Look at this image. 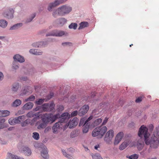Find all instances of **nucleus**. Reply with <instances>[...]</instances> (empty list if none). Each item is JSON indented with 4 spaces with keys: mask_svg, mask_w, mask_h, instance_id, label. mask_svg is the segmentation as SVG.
<instances>
[{
    "mask_svg": "<svg viewBox=\"0 0 159 159\" xmlns=\"http://www.w3.org/2000/svg\"><path fill=\"white\" fill-rule=\"evenodd\" d=\"M138 136L140 138L144 136V140L147 145H150L152 148H157L159 146V139L154 134L151 135L148 133V129L143 125L141 126L139 129L138 134Z\"/></svg>",
    "mask_w": 159,
    "mask_h": 159,
    "instance_id": "nucleus-1",
    "label": "nucleus"
},
{
    "mask_svg": "<svg viewBox=\"0 0 159 159\" xmlns=\"http://www.w3.org/2000/svg\"><path fill=\"white\" fill-rule=\"evenodd\" d=\"M107 130V128L106 126H101L97 127L93 130L92 135L94 137L98 136L99 137L101 138L103 136Z\"/></svg>",
    "mask_w": 159,
    "mask_h": 159,
    "instance_id": "nucleus-2",
    "label": "nucleus"
},
{
    "mask_svg": "<svg viewBox=\"0 0 159 159\" xmlns=\"http://www.w3.org/2000/svg\"><path fill=\"white\" fill-rule=\"evenodd\" d=\"M14 11L13 9L9 7L6 9L3 13V16L6 18L11 19L14 17Z\"/></svg>",
    "mask_w": 159,
    "mask_h": 159,
    "instance_id": "nucleus-3",
    "label": "nucleus"
},
{
    "mask_svg": "<svg viewBox=\"0 0 159 159\" xmlns=\"http://www.w3.org/2000/svg\"><path fill=\"white\" fill-rule=\"evenodd\" d=\"M62 16L68 14L72 10V8L70 6L66 5L59 7Z\"/></svg>",
    "mask_w": 159,
    "mask_h": 159,
    "instance_id": "nucleus-4",
    "label": "nucleus"
},
{
    "mask_svg": "<svg viewBox=\"0 0 159 159\" xmlns=\"http://www.w3.org/2000/svg\"><path fill=\"white\" fill-rule=\"evenodd\" d=\"M55 104L53 102L50 104L45 103L42 105V109L44 111L50 112L53 110Z\"/></svg>",
    "mask_w": 159,
    "mask_h": 159,
    "instance_id": "nucleus-5",
    "label": "nucleus"
},
{
    "mask_svg": "<svg viewBox=\"0 0 159 159\" xmlns=\"http://www.w3.org/2000/svg\"><path fill=\"white\" fill-rule=\"evenodd\" d=\"M114 136V131L112 130H110L107 132L104 138V140L108 144H110L111 140Z\"/></svg>",
    "mask_w": 159,
    "mask_h": 159,
    "instance_id": "nucleus-6",
    "label": "nucleus"
},
{
    "mask_svg": "<svg viewBox=\"0 0 159 159\" xmlns=\"http://www.w3.org/2000/svg\"><path fill=\"white\" fill-rule=\"evenodd\" d=\"M70 117V115L68 113L64 112L62 113L59 118L60 119L59 121L60 122V124L67 121Z\"/></svg>",
    "mask_w": 159,
    "mask_h": 159,
    "instance_id": "nucleus-7",
    "label": "nucleus"
},
{
    "mask_svg": "<svg viewBox=\"0 0 159 159\" xmlns=\"http://www.w3.org/2000/svg\"><path fill=\"white\" fill-rule=\"evenodd\" d=\"M63 1V0L61 1L57 0L55 1L54 2L50 3L47 8L48 10L49 11H52L54 7L61 3Z\"/></svg>",
    "mask_w": 159,
    "mask_h": 159,
    "instance_id": "nucleus-8",
    "label": "nucleus"
},
{
    "mask_svg": "<svg viewBox=\"0 0 159 159\" xmlns=\"http://www.w3.org/2000/svg\"><path fill=\"white\" fill-rule=\"evenodd\" d=\"M89 109V107L88 105H85L81 107L79 110V115L82 116L85 115Z\"/></svg>",
    "mask_w": 159,
    "mask_h": 159,
    "instance_id": "nucleus-9",
    "label": "nucleus"
},
{
    "mask_svg": "<svg viewBox=\"0 0 159 159\" xmlns=\"http://www.w3.org/2000/svg\"><path fill=\"white\" fill-rule=\"evenodd\" d=\"M23 117V116H20L13 119L10 118L8 120V122L11 125L19 124L20 123Z\"/></svg>",
    "mask_w": 159,
    "mask_h": 159,
    "instance_id": "nucleus-10",
    "label": "nucleus"
},
{
    "mask_svg": "<svg viewBox=\"0 0 159 159\" xmlns=\"http://www.w3.org/2000/svg\"><path fill=\"white\" fill-rule=\"evenodd\" d=\"M42 150L41 151V155L44 159H48L49 155L48 150L47 147L44 146L41 148Z\"/></svg>",
    "mask_w": 159,
    "mask_h": 159,
    "instance_id": "nucleus-11",
    "label": "nucleus"
},
{
    "mask_svg": "<svg viewBox=\"0 0 159 159\" xmlns=\"http://www.w3.org/2000/svg\"><path fill=\"white\" fill-rule=\"evenodd\" d=\"M50 123H52L54 122L57 119H59L60 117V115L59 113H57L54 115L52 113H49Z\"/></svg>",
    "mask_w": 159,
    "mask_h": 159,
    "instance_id": "nucleus-12",
    "label": "nucleus"
},
{
    "mask_svg": "<svg viewBox=\"0 0 159 159\" xmlns=\"http://www.w3.org/2000/svg\"><path fill=\"white\" fill-rule=\"evenodd\" d=\"M79 119L77 117L74 118L73 120L69 122L68 125H69V128L72 129L76 126L78 124Z\"/></svg>",
    "mask_w": 159,
    "mask_h": 159,
    "instance_id": "nucleus-13",
    "label": "nucleus"
},
{
    "mask_svg": "<svg viewBox=\"0 0 159 159\" xmlns=\"http://www.w3.org/2000/svg\"><path fill=\"white\" fill-rule=\"evenodd\" d=\"M124 136L123 132H120L119 133L116 135L114 142V144L116 145L118 144Z\"/></svg>",
    "mask_w": 159,
    "mask_h": 159,
    "instance_id": "nucleus-14",
    "label": "nucleus"
},
{
    "mask_svg": "<svg viewBox=\"0 0 159 159\" xmlns=\"http://www.w3.org/2000/svg\"><path fill=\"white\" fill-rule=\"evenodd\" d=\"M13 58L14 61H16V62H19L20 63H23L25 61V59L24 57L18 54L15 55Z\"/></svg>",
    "mask_w": 159,
    "mask_h": 159,
    "instance_id": "nucleus-15",
    "label": "nucleus"
},
{
    "mask_svg": "<svg viewBox=\"0 0 159 159\" xmlns=\"http://www.w3.org/2000/svg\"><path fill=\"white\" fill-rule=\"evenodd\" d=\"M55 36L56 37H62L63 36H67L68 33L64 31L58 30H54Z\"/></svg>",
    "mask_w": 159,
    "mask_h": 159,
    "instance_id": "nucleus-16",
    "label": "nucleus"
},
{
    "mask_svg": "<svg viewBox=\"0 0 159 159\" xmlns=\"http://www.w3.org/2000/svg\"><path fill=\"white\" fill-rule=\"evenodd\" d=\"M32 93L31 87L30 86L25 87L24 89L22 90L20 94V96H23L27 94H29Z\"/></svg>",
    "mask_w": 159,
    "mask_h": 159,
    "instance_id": "nucleus-17",
    "label": "nucleus"
},
{
    "mask_svg": "<svg viewBox=\"0 0 159 159\" xmlns=\"http://www.w3.org/2000/svg\"><path fill=\"white\" fill-rule=\"evenodd\" d=\"M47 43V41H40L33 43L32 46L35 48H41L44 47Z\"/></svg>",
    "mask_w": 159,
    "mask_h": 159,
    "instance_id": "nucleus-18",
    "label": "nucleus"
},
{
    "mask_svg": "<svg viewBox=\"0 0 159 159\" xmlns=\"http://www.w3.org/2000/svg\"><path fill=\"white\" fill-rule=\"evenodd\" d=\"M56 22L59 25L62 26L67 22V20L64 17L60 18L56 20Z\"/></svg>",
    "mask_w": 159,
    "mask_h": 159,
    "instance_id": "nucleus-19",
    "label": "nucleus"
},
{
    "mask_svg": "<svg viewBox=\"0 0 159 159\" xmlns=\"http://www.w3.org/2000/svg\"><path fill=\"white\" fill-rule=\"evenodd\" d=\"M23 153L25 155L27 156H30L32 153L31 150L28 147L25 146L22 149Z\"/></svg>",
    "mask_w": 159,
    "mask_h": 159,
    "instance_id": "nucleus-20",
    "label": "nucleus"
},
{
    "mask_svg": "<svg viewBox=\"0 0 159 159\" xmlns=\"http://www.w3.org/2000/svg\"><path fill=\"white\" fill-rule=\"evenodd\" d=\"M42 120L43 122L47 123V124H48L49 123H50L49 113L44 114L43 116Z\"/></svg>",
    "mask_w": 159,
    "mask_h": 159,
    "instance_id": "nucleus-21",
    "label": "nucleus"
},
{
    "mask_svg": "<svg viewBox=\"0 0 159 159\" xmlns=\"http://www.w3.org/2000/svg\"><path fill=\"white\" fill-rule=\"evenodd\" d=\"M144 142L141 140H138L137 143L136 147L139 151L142 150L144 147Z\"/></svg>",
    "mask_w": 159,
    "mask_h": 159,
    "instance_id": "nucleus-22",
    "label": "nucleus"
},
{
    "mask_svg": "<svg viewBox=\"0 0 159 159\" xmlns=\"http://www.w3.org/2000/svg\"><path fill=\"white\" fill-rule=\"evenodd\" d=\"M34 106L33 103L29 102L25 104L23 106V110H28L31 109Z\"/></svg>",
    "mask_w": 159,
    "mask_h": 159,
    "instance_id": "nucleus-23",
    "label": "nucleus"
},
{
    "mask_svg": "<svg viewBox=\"0 0 159 159\" xmlns=\"http://www.w3.org/2000/svg\"><path fill=\"white\" fill-rule=\"evenodd\" d=\"M29 52L30 53L37 55H41L42 53L41 51L34 49H30Z\"/></svg>",
    "mask_w": 159,
    "mask_h": 159,
    "instance_id": "nucleus-24",
    "label": "nucleus"
},
{
    "mask_svg": "<svg viewBox=\"0 0 159 159\" xmlns=\"http://www.w3.org/2000/svg\"><path fill=\"white\" fill-rule=\"evenodd\" d=\"M22 23H18L11 26L9 29L10 30H17L22 26Z\"/></svg>",
    "mask_w": 159,
    "mask_h": 159,
    "instance_id": "nucleus-25",
    "label": "nucleus"
},
{
    "mask_svg": "<svg viewBox=\"0 0 159 159\" xmlns=\"http://www.w3.org/2000/svg\"><path fill=\"white\" fill-rule=\"evenodd\" d=\"M61 13L60 9L59 7L57 9L54 10L52 13V15L54 18H57L59 16H62Z\"/></svg>",
    "mask_w": 159,
    "mask_h": 159,
    "instance_id": "nucleus-26",
    "label": "nucleus"
},
{
    "mask_svg": "<svg viewBox=\"0 0 159 159\" xmlns=\"http://www.w3.org/2000/svg\"><path fill=\"white\" fill-rule=\"evenodd\" d=\"M60 122L59 121L54 125L52 127V129L53 133H56L58 129H59L60 127Z\"/></svg>",
    "mask_w": 159,
    "mask_h": 159,
    "instance_id": "nucleus-27",
    "label": "nucleus"
},
{
    "mask_svg": "<svg viewBox=\"0 0 159 159\" xmlns=\"http://www.w3.org/2000/svg\"><path fill=\"white\" fill-rule=\"evenodd\" d=\"M7 22L5 20L2 19L0 20V27L5 28L7 26Z\"/></svg>",
    "mask_w": 159,
    "mask_h": 159,
    "instance_id": "nucleus-28",
    "label": "nucleus"
},
{
    "mask_svg": "<svg viewBox=\"0 0 159 159\" xmlns=\"http://www.w3.org/2000/svg\"><path fill=\"white\" fill-rule=\"evenodd\" d=\"M90 125V123L86 124L85 125H83L84 126L82 129L83 133H86L88 132Z\"/></svg>",
    "mask_w": 159,
    "mask_h": 159,
    "instance_id": "nucleus-29",
    "label": "nucleus"
},
{
    "mask_svg": "<svg viewBox=\"0 0 159 159\" xmlns=\"http://www.w3.org/2000/svg\"><path fill=\"white\" fill-rule=\"evenodd\" d=\"M21 103V101L20 100L16 99L12 103L11 106L13 107H17L19 106Z\"/></svg>",
    "mask_w": 159,
    "mask_h": 159,
    "instance_id": "nucleus-30",
    "label": "nucleus"
},
{
    "mask_svg": "<svg viewBox=\"0 0 159 159\" xmlns=\"http://www.w3.org/2000/svg\"><path fill=\"white\" fill-rule=\"evenodd\" d=\"M89 23L87 22H82L80 24V26L78 28L79 30L82 29L85 27H87Z\"/></svg>",
    "mask_w": 159,
    "mask_h": 159,
    "instance_id": "nucleus-31",
    "label": "nucleus"
},
{
    "mask_svg": "<svg viewBox=\"0 0 159 159\" xmlns=\"http://www.w3.org/2000/svg\"><path fill=\"white\" fill-rule=\"evenodd\" d=\"M19 63L16 61H13L12 64V68L14 70H17L19 68Z\"/></svg>",
    "mask_w": 159,
    "mask_h": 159,
    "instance_id": "nucleus-32",
    "label": "nucleus"
},
{
    "mask_svg": "<svg viewBox=\"0 0 159 159\" xmlns=\"http://www.w3.org/2000/svg\"><path fill=\"white\" fill-rule=\"evenodd\" d=\"M8 156L10 159H24L22 157L17 156L16 155H13L11 153H8Z\"/></svg>",
    "mask_w": 159,
    "mask_h": 159,
    "instance_id": "nucleus-33",
    "label": "nucleus"
},
{
    "mask_svg": "<svg viewBox=\"0 0 159 159\" xmlns=\"http://www.w3.org/2000/svg\"><path fill=\"white\" fill-rule=\"evenodd\" d=\"M46 98H39L35 102V104L38 105H42L44 102H46Z\"/></svg>",
    "mask_w": 159,
    "mask_h": 159,
    "instance_id": "nucleus-34",
    "label": "nucleus"
},
{
    "mask_svg": "<svg viewBox=\"0 0 159 159\" xmlns=\"http://www.w3.org/2000/svg\"><path fill=\"white\" fill-rule=\"evenodd\" d=\"M36 15V14L35 13H34L31 14L29 17L27 19L26 22V23H28L31 22L33 19L35 17Z\"/></svg>",
    "mask_w": 159,
    "mask_h": 159,
    "instance_id": "nucleus-35",
    "label": "nucleus"
},
{
    "mask_svg": "<svg viewBox=\"0 0 159 159\" xmlns=\"http://www.w3.org/2000/svg\"><path fill=\"white\" fill-rule=\"evenodd\" d=\"M19 84L18 83H15L12 85L11 89L13 91L16 92L18 90L19 88Z\"/></svg>",
    "mask_w": 159,
    "mask_h": 159,
    "instance_id": "nucleus-36",
    "label": "nucleus"
},
{
    "mask_svg": "<svg viewBox=\"0 0 159 159\" xmlns=\"http://www.w3.org/2000/svg\"><path fill=\"white\" fill-rule=\"evenodd\" d=\"M77 24L75 23H72L68 27L70 29H73L74 30H76L77 27Z\"/></svg>",
    "mask_w": 159,
    "mask_h": 159,
    "instance_id": "nucleus-37",
    "label": "nucleus"
},
{
    "mask_svg": "<svg viewBox=\"0 0 159 159\" xmlns=\"http://www.w3.org/2000/svg\"><path fill=\"white\" fill-rule=\"evenodd\" d=\"M128 145V143L126 142H123L120 146L119 149L120 150H123L125 149Z\"/></svg>",
    "mask_w": 159,
    "mask_h": 159,
    "instance_id": "nucleus-38",
    "label": "nucleus"
},
{
    "mask_svg": "<svg viewBox=\"0 0 159 159\" xmlns=\"http://www.w3.org/2000/svg\"><path fill=\"white\" fill-rule=\"evenodd\" d=\"M95 93L94 92H92L90 96H88L87 97H86L85 98H84V99L86 101L88 100L89 101L90 100L91 98H93L95 96Z\"/></svg>",
    "mask_w": 159,
    "mask_h": 159,
    "instance_id": "nucleus-39",
    "label": "nucleus"
},
{
    "mask_svg": "<svg viewBox=\"0 0 159 159\" xmlns=\"http://www.w3.org/2000/svg\"><path fill=\"white\" fill-rule=\"evenodd\" d=\"M62 152L63 155L69 159H73V157L70 155L67 154L64 150H62Z\"/></svg>",
    "mask_w": 159,
    "mask_h": 159,
    "instance_id": "nucleus-40",
    "label": "nucleus"
},
{
    "mask_svg": "<svg viewBox=\"0 0 159 159\" xmlns=\"http://www.w3.org/2000/svg\"><path fill=\"white\" fill-rule=\"evenodd\" d=\"M35 99V97L33 95H31L28 98L25 99V101L27 102L29 101H33Z\"/></svg>",
    "mask_w": 159,
    "mask_h": 159,
    "instance_id": "nucleus-41",
    "label": "nucleus"
},
{
    "mask_svg": "<svg viewBox=\"0 0 159 159\" xmlns=\"http://www.w3.org/2000/svg\"><path fill=\"white\" fill-rule=\"evenodd\" d=\"M47 124V123H45L44 122H43V123L40 124L38 125L37 128L39 129L44 128L45 127Z\"/></svg>",
    "mask_w": 159,
    "mask_h": 159,
    "instance_id": "nucleus-42",
    "label": "nucleus"
},
{
    "mask_svg": "<svg viewBox=\"0 0 159 159\" xmlns=\"http://www.w3.org/2000/svg\"><path fill=\"white\" fill-rule=\"evenodd\" d=\"M10 112L7 110H2V117H5L10 115Z\"/></svg>",
    "mask_w": 159,
    "mask_h": 159,
    "instance_id": "nucleus-43",
    "label": "nucleus"
},
{
    "mask_svg": "<svg viewBox=\"0 0 159 159\" xmlns=\"http://www.w3.org/2000/svg\"><path fill=\"white\" fill-rule=\"evenodd\" d=\"M127 157L129 159H137L139 157V155L137 154H134L130 156H127Z\"/></svg>",
    "mask_w": 159,
    "mask_h": 159,
    "instance_id": "nucleus-44",
    "label": "nucleus"
},
{
    "mask_svg": "<svg viewBox=\"0 0 159 159\" xmlns=\"http://www.w3.org/2000/svg\"><path fill=\"white\" fill-rule=\"evenodd\" d=\"M102 122V119L101 118H98L94 121V125L95 126H97L101 123Z\"/></svg>",
    "mask_w": 159,
    "mask_h": 159,
    "instance_id": "nucleus-45",
    "label": "nucleus"
},
{
    "mask_svg": "<svg viewBox=\"0 0 159 159\" xmlns=\"http://www.w3.org/2000/svg\"><path fill=\"white\" fill-rule=\"evenodd\" d=\"M93 159H102L100 155L99 154H96L92 155Z\"/></svg>",
    "mask_w": 159,
    "mask_h": 159,
    "instance_id": "nucleus-46",
    "label": "nucleus"
},
{
    "mask_svg": "<svg viewBox=\"0 0 159 159\" xmlns=\"http://www.w3.org/2000/svg\"><path fill=\"white\" fill-rule=\"evenodd\" d=\"M33 137L36 140H38L39 139V133L37 132L33 133Z\"/></svg>",
    "mask_w": 159,
    "mask_h": 159,
    "instance_id": "nucleus-47",
    "label": "nucleus"
},
{
    "mask_svg": "<svg viewBox=\"0 0 159 159\" xmlns=\"http://www.w3.org/2000/svg\"><path fill=\"white\" fill-rule=\"evenodd\" d=\"M54 95V93L52 92H51L50 93V94L48 95L47 97L46 98V100L45 102L47 101L48 100H50L51 99Z\"/></svg>",
    "mask_w": 159,
    "mask_h": 159,
    "instance_id": "nucleus-48",
    "label": "nucleus"
},
{
    "mask_svg": "<svg viewBox=\"0 0 159 159\" xmlns=\"http://www.w3.org/2000/svg\"><path fill=\"white\" fill-rule=\"evenodd\" d=\"M34 73V69L33 68H31V69L27 70L26 74H27L32 75Z\"/></svg>",
    "mask_w": 159,
    "mask_h": 159,
    "instance_id": "nucleus-49",
    "label": "nucleus"
},
{
    "mask_svg": "<svg viewBox=\"0 0 159 159\" xmlns=\"http://www.w3.org/2000/svg\"><path fill=\"white\" fill-rule=\"evenodd\" d=\"M85 120L86 119L85 117H83L80 119L79 124V126H82L83 125H84Z\"/></svg>",
    "mask_w": 159,
    "mask_h": 159,
    "instance_id": "nucleus-50",
    "label": "nucleus"
},
{
    "mask_svg": "<svg viewBox=\"0 0 159 159\" xmlns=\"http://www.w3.org/2000/svg\"><path fill=\"white\" fill-rule=\"evenodd\" d=\"M77 114L79 115V111L75 110L73 111L70 115V116L73 117L76 116Z\"/></svg>",
    "mask_w": 159,
    "mask_h": 159,
    "instance_id": "nucleus-51",
    "label": "nucleus"
},
{
    "mask_svg": "<svg viewBox=\"0 0 159 159\" xmlns=\"http://www.w3.org/2000/svg\"><path fill=\"white\" fill-rule=\"evenodd\" d=\"M77 134L75 130L72 132L70 134V137L72 138H74L77 136Z\"/></svg>",
    "mask_w": 159,
    "mask_h": 159,
    "instance_id": "nucleus-52",
    "label": "nucleus"
},
{
    "mask_svg": "<svg viewBox=\"0 0 159 159\" xmlns=\"http://www.w3.org/2000/svg\"><path fill=\"white\" fill-rule=\"evenodd\" d=\"M55 31L54 30H52L51 32H50L47 34H46V36H55Z\"/></svg>",
    "mask_w": 159,
    "mask_h": 159,
    "instance_id": "nucleus-53",
    "label": "nucleus"
},
{
    "mask_svg": "<svg viewBox=\"0 0 159 159\" xmlns=\"http://www.w3.org/2000/svg\"><path fill=\"white\" fill-rule=\"evenodd\" d=\"M55 31L54 30H52L51 32H50L47 34H46V36H55Z\"/></svg>",
    "mask_w": 159,
    "mask_h": 159,
    "instance_id": "nucleus-54",
    "label": "nucleus"
},
{
    "mask_svg": "<svg viewBox=\"0 0 159 159\" xmlns=\"http://www.w3.org/2000/svg\"><path fill=\"white\" fill-rule=\"evenodd\" d=\"M64 107L63 105H60L58 106L57 110L58 111H61L63 110Z\"/></svg>",
    "mask_w": 159,
    "mask_h": 159,
    "instance_id": "nucleus-55",
    "label": "nucleus"
},
{
    "mask_svg": "<svg viewBox=\"0 0 159 159\" xmlns=\"http://www.w3.org/2000/svg\"><path fill=\"white\" fill-rule=\"evenodd\" d=\"M34 114L32 111L29 112L26 115V116L29 117H32L34 116Z\"/></svg>",
    "mask_w": 159,
    "mask_h": 159,
    "instance_id": "nucleus-56",
    "label": "nucleus"
},
{
    "mask_svg": "<svg viewBox=\"0 0 159 159\" xmlns=\"http://www.w3.org/2000/svg\"><path fill=\"white\" fill-rule=\"evenodd\" d=\"M92 118L93 116H89L86 120H85L84 123V125H85L86 124L90 123L89 121H90Z\"/></svg>",
    "mask_w": 159,
    "mask_h": 159,
    "instance_id": "nucleus-57",
    "label": "nucleus"
},
{
    "mask_svg": "<svg viewBox=\"0 0 159 159\" xmlns=\"http://www.w3.org/2000/svg\"><path fill=\"white\" fill-rule=\"evenodd\" d=\"M72 45V43L69 42H64L62 43V45L63 46H65L67 45L70 46Z\"/></svg>",
    "mask_w": 159,
    "mask_h": 159,
    "instance_id": "nucleus-58",
    "label": "nucleus"
},
{
    "mask_svg": "<svg viewBox=\"0 0 159 159\" xmlns=\"http://www.w3.org/2000/svg\"><path fill=\"white\" fill-rule=\"evenodd\" d=\"M43 64L44 65H45V66H47V67L49 66H52L51 65V63H50L49 62H48V61H44L43 63Z\"/></svg>",
    "mask_w": 159,
    "mask_h": 159,
    "instance_id": "nucleus-59",
    "label": "nucleus"
},
{
    "mask_svg": "<svg viewBox=\"0 0 159 159\" xmlns=\"http://www.w3.org/2000/svg\"><path fill=\"white\" fill-rule=\"evenodd\" d=\"M143 97L141 96L138 97L135 100V102L137 103H139L141 102L142 100Z\"/></svg>",
    "mask_w": 159,
    "mask_h": 159,
    "instance_id": "nucleus-60",
    "label": "nucleus"
},
{
    "mask_svg": "<svg viewBox=\"0 0 159 159\" xmlns=\"http://www.w3.org/2000/svg\"><path fill=\"white\" fill-rule=\"evenodd\" d=\"M42 109V105L41 106H38L37 107L34 109V110L35 111H37L39 110H40Z\"/></svg>",
    "mask_w": 159,
    "mask_h": 159,
    "instance_id": "nucleus-61",
    "label": "nucleus"
},
{
    "mask_svg": "<svg viewBox=\"0 0 159 159\" xmlns=\"http://www.w3.org/2000/svg\"><path fill=\"white\" fill-rule=\"evenodd\" d=\"M108 120V118L107 117H105L103 122L102 123V125H105L106 123H107Z\"/></svg>",
    "mask_w": 159,
    "mask_h": 159,
    "instance_id": "nucleus-62",
    "label": "nucleus"
},
{
    "mask_svg": "<svg viewBox=\"0 0 159 159\" xmlns=\"http://www.w3.org/2000/svg\"><path fill=\"white\" fill-rule=\"evenodd\" d=\"M25 121L27 125L31 123L30 120L29 119H27V120H25Z\"/></svg>",
    "mask_w": 159,
    "mask_h": 159,
    "instance_id": "nucleus-63",
    "label": "nucleus"
},
{
    "mask_svg": "<svg viewBox=\"0 0 159 159\" xmlns=\"http://www.w3.org/2000/svg\"><path fill=\"white\" fill-rule=\"evenodd\" d=\"M21 125L22 127L26 126L27 125V124L25 122V121H24L23 122H21Z\"/></svg>",
    "mask_w": 159,
    "mask_h": 159,
    "instance_id": "nucleus-64",
    "label": "nucleus"
}]
</instances>
